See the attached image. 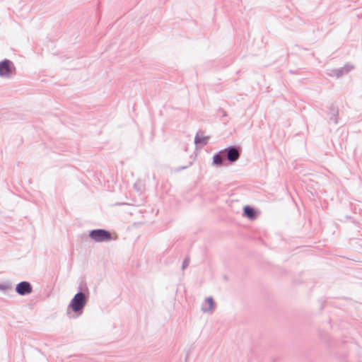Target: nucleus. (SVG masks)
Here are the masks:
<instances>
[{
    "mask_svg": "<svg viewBox=\"0 0 362 362\" xmlns=\"http://www.w3.org/2000/svg\"><path fill=\"white\" fill-rule=\"evenodd\" d=\"M241 148L238 146H228L212 157V164L216 167L226 166L236 162L240 156Z\"/></svg>",
    "mask_w": 362,
    "mask_h": 362,
    "instance_id": "f257e3e1",
    "label": "nucleus"
},
{
    "mask_svg": "<svg viewBox=\"0 0 362 362\" xmlns=\"http://www.w3.org/2000/svg\"><path fill=\"white\" fill-rule=\"evenodd\" d=\"M241 148L238 146H228L212 157V164L216 167L226 166L236 162L240 156Z\"/></svg>",
    "mask_w": 362,
    "mask_h": 362,
    "instance_id": "f03ea898",
    "label": "nucleus"
},
{
    "mask_svg": "<svg viewBox=\"0 0 362 362\" xmlns=\"http://www.w3.org/2000/svg\"><path fill=\"white\" fill-rule=\"evenodd\" d=\"M89 290L86 286L84 288L79 286L78 292L71 300L67 310H71L77 316L81 315L89 300Z\"/></svg>",
    "mask_w": 362,
    "mask_h": 362,
    "instance_id": "7ed1b4c3",
    "label": "nucleus"
},
{
    "mask_svg": "<svg viewBox=\"0 0 362 362\" xmlns=\"http://www.w3.org/2000/svg\"><path fill=\"white\" fill-rule=\"evenodd\" d=\"M88 236L96 243L108 242L113 240L110 231L104 228L93 229L89 231Z\"/></svg>",
    "mask_w": 362,
    "mask_h": 362,
    "instance_id": "20e7f679",
    "label": "nucleus"
},
{
    "mask_svg": "<svg viewBox=\"0 0 362 362\" xmlns=\"http://www.w3.org/2000/svg\"><path fill=\"white\" fill-rule=\"evenodd\" d=\"M16 74V67L10 59H4L0 62V76L2 78H11Z\"/></svg>",
    "mask_w": 362,
    "mask_h": 362,
    "instance_id": "39448f33",
    "label": "nucleus"
},
{
    "mask_svg": "<svg viewBox=\"0 0 362 362\" xmlns=\"http://www.w3.org/2000/svg\"><path fill=\"white\" fill-rule=\"evenodd\" d=\"M16 292L20 296H27L33 292V286L29 281H22L16 284Z\"/></svg>",
    "mask_w": 362,
    "mask_h": 362,
    "instance_id": "423d86ee",
    "label": "nucleus"
},
{
    "mask_svg": "<svg viewBox=\"0 0 362 362\" xmlns=\"http://www.w3.org/2000/svg\"><path fill=\"white\" fill-rule=\"evenodd\" d=\"M327 114L329 115L328 123H333L338 124L339 123V108L338 106L334 103H330L328 107Z\"/></svg>",
    "mask_w": 362,
    "mask_h": 362,
    "instance_id": "0eeeda50",
    "label": "nucleus"
},
{
    "mask_svg": "<svg viewBox=\"0 0 362 362\" xmlns=\"http://www.w3.org/2000/svg\"><path fill=\"white\" fill-rule=\"evenodd\" d=\"M354 69V65L347 63L344 66L339 69H332V73L329 74L331 76H336L337 78H340L343 75L349 74L351 70Z\"/></svg>",
    "mask_w": 362,
    "mask_h": 362,
    "instance_id": "6e6552de",
    "label": "nucleus"
},
{
    "mask_svg": "<svg viewBox=\"0 0 362 362\" xmlns=\"http://www.w3.org/2000/svg\"><path fill=\"white\" fill-rule=\"evenodd\" d=\"M243 215L250 220H255L257 218V211L252 206L246 205L243 207Z\"/></svg>",
    "mask_w": 362,
    "mask_h": 362,
    "instance_id": "1a4fd4ad",
    "label": "nucleus"
},
{
    "mask_svg": "<svg viewBox=\"0 0 362 362\" xmlns=\"http://www.w3.org/2000/svg\"><path fill=\"white\" fill-rule=\"evenodd\" d=\"M209 139V136H200L198 132L194 137V143L197 145L200 144L202 146H204L207 144Z\"/></svg>",
    "mask_w": 362,
    "mask_h": 362,
    "instance_id": "9d476101",
    "label": "nucleus"
},
{
    "mask_svg": "<svg viewBox=\"0 0 362 362\" xmlns=\"http://www.w3.org/2000/svg\"><path fill=\"white\" fill-rule=\"evenodd\" d=\"M205 303L209 305L208 308H206L204 306L202 307V310L204 313L209 312L211 310H212L214 307L215 303L214 300V298L211 296L206 298Z\"/></svg>",
    "mask_w": 362,
    "mask_h": 362,
    "instance_id": "9b49d317",
    "label": "nucleus"
},
{
    "mask_svg": "<svg viewBox=\"0 0 362 362\" xmlns=\"http://www.w3.org/2000/svg\"><path fill=\"white\" fill-rule=\"evenodd\" d=\"M12 286L9 283H0V291L6 292L11 290Z\"/></svg>",
    "mask_w": 362,
    "mask_h": 362,
    "instance_id": "f8f14e48",
    "label": "nucleus"
},
{
    "mask_svg": "<svg viewBox=\"0 0 362 362\" xmlns=\"http://www.w3.org/2000/svg\"><path fill=\"white\" fill-rule=\"evenodd\" d=\"M189 259L186 257L183 262H182V269H185V268H187L189 265Z\"/></svg>",
    "mask_w": 362,
    "mask_h": 362,
    "instance_id": "ddd939ff",
    "label": "nucleus"
},
{
    "mask_svg": "<svg viewBox=\"0 0 362 362\" xmlns=\"http://www.w3.org/2000/svg\"><path fill=\"white\" fill-rule=\"evenodd\" d=\"M218 112L222 114V117H226L227 112L222 108L218 109Z\"/></svg>",
    "mask_w": 362,
    "mask_h": 362,
    "instance_id": "4468645a",
    "label": "nucleus"
},
{
    "mask_svg": "<svg viewBox=\"0 0 362 362\" xmlns=\"http://www.w3.org/2000/svg\"><path fill=\"white\" fill-rule=\"evenodd\" d=\"M187 168V166H182V167H180L177 168V171H180L181 170H184V169H186Z\"/></svg>",
    "mask_w": 362,
    "mask_h": 362,
    "instance_id": "2eb2a0df",
    "label": "nucleus"
}]
</instances>
